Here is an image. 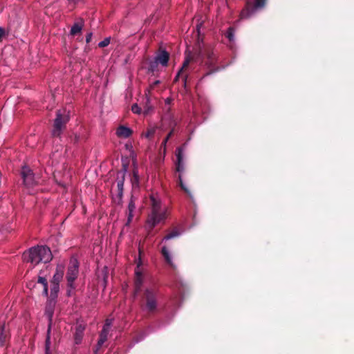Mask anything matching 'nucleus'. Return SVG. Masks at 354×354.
I'll use <instances>...</instances> for the list:
<instances>
[{
  "label": "nucleus",
  "mask_w": 354,
  "mask_h": 354,
  "mask_svg": "<svg viewBox=\"0 0 354 354\" xmlns=\"http://www.w3.org/2000/svg\"><path fill=\"white\" fill-rule=\"evenodd\" d=\"M140 254H141V250H140V248H139V254L140 255Z\"/></svg>",
  "instance_id": "49"
},
{
  "label": "nucleus",
  "mask_w": 354,
  "mask_h": 354,
  "mask_svg": "<svg viewBox=\"0 0 354 354\" xmlns=\"http://www.w3.org/2000/svg\"><path fill=\"white\" fill-rule=\"evenodd\" d=\"M158 128L155 126H150L147 128L145 132H143L142 136L149 140H151L154 138Z\"/></svg>",
  "instance_id": "20"
},
{
  "label": "nucleus",
  "mask_w": 354,
  "mask_h": 354,
  "mask_svg": "<svg viewBox=\"0 0 354 354\" xmlns=\"http://www.w3.org/2000/svg\"><path fill=\"white\" fill-rule=\"evenodd\" d=\"M189 62H190V59L189 57H186L181 68L180 70H178V77H180V73L186 68V67L189 64Z\"/></svg>",
  "instance_id": "33"
},
{
  "label": "nucleus",
  "mask_w": 354,
  "mask_h": 354,
  "mask_svg": "<svg viewBox=\"0 0 354 354\" xmlns=\"http://www.w3.org/2000/svg\"><path fill=\"white\" fill-rule=\"evenodd\" d=\"M266 0H247L245 7L240 13V19L250 17L257 9L265 6Z\"/></svg>",
  "instance_id": "7"
},
{
  "label": "nucleus",
  "mask_w": 354,
  "mask_h": 354,
  "mask_svg": "<svg viewBox=\"0 0 354 354\" xmlns=\"http://www.w3.org/2000/svg\"><path fill=\"white\" fill-rule=\"evenodd\" d=\"M203 26V21L198 23L196 26V32L194 33L195 36L196 37V39H198V42H199L200 36H201V28Z\"/></svg>",
  "instance_id": "29"
},
{
  "label": "nucleus",
  "mask_w": 354,
  "mask_h": 354,
  "mask_svg": "<svg viewBox=\"0 0 354 354\" xmlns=\"http://www.w3.org/2000/svg\"><path fill=\"white\" fill-rule=\"evenodd\" d=\"M199 53L202 58L204 59L205 65L207 69V71L203 75V78L219 70L220 68L216 66V55L213 52L210 47L204 49H200Z\"/></svg>",
  "instance_id": "3"
},
{
  "label": "nucleus",
  "mask_w": 354,
  "mask_h": 354,
  "mask_svg": "<svg viewBox=\"0 0 354 354\" xmlns=\"http://www.w3.org/2000/svg\"><path fill=\"white\" fill-rule=\"evenodd\" d=\"M85 329L86 325L82 322L77 323L73 329H72L73 339L75 345H80L82 342Z\"/></svg>",
  "instance_id": "9"
},
{
  "label": "nucleus",
  "mask_w": 354,
  "mask_h": 354,
  "mask_svg": "<svg viewBox=\"0 0 354 354\" xmlns=\"http://www.w3.org/2000/svg\"><path fill=\"white\" fill-rule=\"evenodd\" d=\"M111 324H112V319H107L105 322L103 328H108L109 330V328Z\"/></svg>",
  "instance_id": "38"
},
{
  "label": "nucleus",
  "mask_w": 354,
  "mask_h": 354,
  "mask_svg": "<svg viewBox=\"0 0 354 354\" xmlns=\"http://www.w3.org/2000/svg\"><path fill=\"white\" fill-rule=\"evenodd\" d=\"M178 173L184 170V165L183 162V151L181 147H178Z\"/></svg>",
  "instance_id": "27"
},
{
  "label": "nucleus",
  "mask_w": 354,
  "mask_h": 354,
  "mask_svg": "<svg viewBox=\"0 0 354 354\" xmlns=\"http://www.w3.org/2000/svg\"><path fill=\"white\" fill-rule=\"evenodd\" d=\"M141 265H142L141 259H140V257H139V261L138 262L137 268L135 270L134 285H135L136 294L138 293L140 291L143 281H144V275L140 269Z\"/></svg>",
  "instance_id": "10"
},
{
  "label": "nucleus",
  "mask_w": 354,
  "mask_h": 354,
  "mask_svg": "<svg viewBox=\"0 0 354 354\" xmlns=\"http://www.w3.org/2000/svg\"><path fill=\"white\" fill-rule=\"evenodd\" d=\"M174 155H175L176 156H177V149H176V150H175V151H174Z\"/></svg>",
  "instance_id": "47"
},
{
  "label": "nucleus",
  "mask_w": 354,
  "mask_h": 354,
  "mask_svg": "<svg viewBox=\"0 0 354 354\" xmlns=\"http://www.w3.org/2000/svg\"><path fill=\"white\" fill-rule=\"evenodd\" d=\"M79 266L80 263L77 259H71L66 275L67 287L71 289H75L76 288L75 281L79 275Z\"/></svg>",
  "instance_id": "6"
},
{
  "label": "nucleus",
  "mask_w": 354,
  "mask_h": 354,
  "mask_svg": "<svg viewBox=\"0 0 354 354\" xmlns=\"http://www.w3.org/2000/svg\"><path fill=\"white\" fill-rule=\"evenodd\" d=\"M174 170L177 171V160H174Z\"/></svg>",
  "instance_id": "44"
},
{
  "label": "nucleus",
  "mask_w": 354,
  "mask_h": 354,
  "mask_svg": "<svg viewBox=\"0 0 354 354\" xmlns=\"http://www.w3.org/2000/svg\"><path fill=\"white\" fill-rule=\"evenodd\" d=\"M43 295H44L45 297H48V285H47V286H44Z\"/></svg>",
  "instance_id": "40"
},
{
  "label": "nucleus",
  "mask_w": 354,
  "mask_h": 354,
  "mask_svg": "<svg viewBox=\"0 0 354 354\" xmlns=\"http://www.w3.org/2000/svg\"><path fill=\"white\" fill-rule=\"evenodd\" d=\"M78 140V136L77 135L75 136V141L77 142Z\"/></svg>",
  "instance_id": "46"
},
{
  "label": "nucleus",
  "mask_w": 354,
  "mask_h": 354,
  "mask_svg": "<svg viewBox=\"0 0 354 354\" xmlns=\"http://www.w3.org/2000/svg\"><path fill=\"white\" fill-rule=\"evenodd\" d=\"M184 84H185V86H186V79L185 80Z\"/></svg>",
  "instance_id": "50"
},
{
  "label": "nucleus",
  "mask_w": 354,
  "mask_h": 354,
  "mask_svg": "<svg viewBox=\"0 0 354 354\" xmlns=\"http://www.w3.org/2000/svg\"><path fill=\"white\" fill-rule=\"evenodd\" d=\"M115 133L118 138H128L132 135L133 131L129 127L120 125L117 128Z\"/></svg>",
  "instance_id": "15"
},
{
  "label": "nucleus",
  "mask_w": 354,
  "mask_h": 354,
  "mask_svg": "<svg viewBox=\"0 0 354 354\" xmlns=\"http://www.w3.org/2000/svg\"><path fill=\"white\" fill-rule=\"evenodd\" d=\"M23 258L24 261L35 266L40 262H49L52 259V253L48 247L37 246L31 248L28 252H24Z\"/></svg>",
  "instance_id": "2"
},
{
  "label": "nucleus",
  "mask_w": 354,
  "mask_h": 354,
  "mask_svg": "<svg viewBox=\"0 0 354 354\" xmlns=\"http://www.w3.org/2000/svg\"><path fill=\"white\" fill-rule=\"evenodd\" d=\"M160 253L167 266L171 269H174L175 266L172 261L171 251L169 248L166 245L162 246L160 250Z\"/></svg>",
  "instance_id": "14"
},
{
  "label": "nucleus",
  "mask_w": 354,
  "mask_h": 354,
  "mask_svg": "<svg viewBox=\"0 0 354 354\" xmlns=\"http://www.w3.org/2000/svg\"><path fill=\"white\" fill-rule=\"evenodd\" d=\"M177 236V230L174 229L173 231L167 235H165L162 239V241H167L171 238H174Z\"/></svg>",
  "instance_id": "30"
},
{
  "label": "nucleus",
  "mask_w": 354,
  "mask_h": 354,
  "mask_svg": "<svg viewBox=\"0 0 354 354\" xmlns=\"http://www.w3.org/2000/svg\"><path fill=\"white\" fill-rule=\"evenodd\" d=\"M151 212L148 215L146 227L151 231L157 225L164 223L168 215L166 206H163L161 201L153 195L150 196Z\"/></svg>",
  "instance_id": "1"
},
{
  "label": "nucleus",
  "mask_w": 354,
  "mask_h": 354,
  "mask_svg": "<svg viewBox=\"0 0 354 354\" xmlns=\"http://www.w3.org/2000/svg\"><path fill=\"white\" fill-rule=\"evenodd\" d=\"M59 291V284L50 283V292L48 299L56 300Z\"/></svg>",
  "instance_id": "21"
},
{
  "label": "nucleus",
  "mask_w": 354,
  "mask_h": 354,
  "mask_svg": "<svg viewBox=\"0 0 354 354\" xmlns=\"http://www.w3.org/2000/svg\"><path fill=\"white\" fill-rule=\"evenodd\" d=\"M200 41H203V39H201V38H200V39H199V42H198V41H197V43H198V46H200Z\"/></svg>",
  "instance_id": "48"
},
{
  "label": "nucleus",
  "mask_w": 354,
  "mask_h": 354,
  "mask_svg": "<svg viewBox=\"0 0 354 354\" xmlns=\"http://www.w3.org/2000/svg\"><path fill=\"white\" fill-rule=\"evenodd\" d=\"M173 82H177V74L174 76Z\"/></svg>",
  "instance_id": "45"
},
{
  "label": "nucleus",
  "mask_w": 354,
  "mask_h": 354,
  "mask_svg": "<svg viewBox=\"0 0 354 354\" xmlns=\"http://www.w3.org/2000/svg\"><path fill=\"white\" fill-rule=\"evenodd\" d=\"M93 34L92 32H89L86 35V42L87 44L90 43L92 39Z\"/></svg>",
  "instance_id": "39"
},
{
  "label": "nucleus",
  "mask_w": 354,
  "mask_h": 354,
  "mask_svg": "<svg viewBox=\"0 0 354 354\" xmlns=\"http://www.w3.org/2000/svg\"><path fill=\"white\" fill-rule=\"evenodd\" d=\"M159 82H160L158 80L154 82L152 84L150 85V88L151 89L154 88L155 86H156L158 84H159Z\"/></svg>",
  "instance_id": "42"
},
{
  "label": "nucleus",
  "mask_w": 354,
  "mask_h": 354,
  "mask_svg": "<svg viewBox=\"0 0 354 354\" xmlns=\"http://www.w3.org/2000/svg\"><path fill=\"white\" fill-rule=\"evenodd\" d=\"M131 111L134 113L139 114L141 113V108L137 104H134L131 106Z\"/></svg>",
  "instance_id": "35"
},
{
  "label": "nucleus",
  "mask_w": 354,
  "mask_h": 354,
  "mask_svg": "<svg viewBox=\"0 0 354 354\" xmlns=\"http://www.w3.org/2000/svg\"><path fill=\"white\" fill-rule=\"evenodd\" d=\"M124 174H122L120 178H118L117 180V187L118 190V194L121 196L122 195L123 189H124Z\"/></svg>",
  "instance_id": "26"
},
{
  "label": "nucleus",
  "mask_w": 354,
  "mask_h": 354,
  "mask_svg": "<svg viewBox=\"0 0 354 354\" xmlns=\"http://www.w3.org/2000/svg\"><path fill=\"white\" fill-rule=\"evenodd\" d=\"M37 282L41 283V284H42L43 286H45L48 285L47 279L45 277H39Z\"/></svg>",
  "instance_id": "37"
},
{
  "label": "nucleus",
  "mask_w": 354,
  "mask_h": 354,
  "mask_svg": "<svg viewBox=\"0 0 354 354\" xmlns=\"http://www.w3.org/2000/svg\"><path fill=\"white\" fill-rule=\"evenodd\" d=\"M133 218V212H128L127 221L126 223V225H129L131 223Z\"/></svg>",
  "instance_id": "36"
},
{
  "label": "nucleus",
  "mask_w": 354,
  "mask_h": 354,
  "mask_svg": "<svg viewBox=\"0 0 354 354\" xmlns=\"http://www.w3.org/2000/svg\"><path fill=\"white\" fill-rule=\"evenodd\" d=\"M68 120L69 118L68 115H64L60 110L57 111L56 118L54 121L52 135L54 137H59L62 133V131L65 129Z\"/></svg>",
  "instance_id": "8"
},
{
  "label": "nucleus",
  "mask_w": 354,
  "mask_h": 354,
  "mask_svg": "<svg viewBox=\"0 0 354 354\" xmlns=\"http://www.w3.org/2000/svg\"><path fill=\"white\" fill-rule=\"evenodd\" d=\"M109 329L108 328H102V331L100 333L99 339L97 341V344L96 345V348L94 350V353L97 354L99 349L102 346L104 342L107 340L108 335H109Z\"/></svg>",
  "instance_id": "16"
},
{
  "label": "nucleus",
  "mask_w": 354,
  "mask_h": 354,
  "mask_svg": "<svg viewBox=\"0 0 354 354\" xmlns=\"http://www.w3.org/2000/svg\"><path fill=\"white\" fill-rule=\"evenodd\" d=\"M84 25V20L82 19H80L72 26L70 31V35L74 37L78 34H80L82 32Z\"/></svg>",
  "instance_id": "19"
},
{
  "label": "nucleus",
  "mask_w": 354,
  "mask_h": 354,
  "mask_svg": "<svg viewBox=\"0 0 354 354\" xmlns=\"http://www.w3.org/2000/svg\"><path fill=\"white\" fill-rule=\"evenodd\" d=\"M235 28L232 26L229 27L225 32V36L229 41L234 42V41Z\"/></svg>",
  "instance_id": "24"
},
{
  "label": "nucleus",
  "mask_w": 354,
  "mask_h": 354,
  "mask_svg": "<svg viewBox=\"0 0 354 354\" xmlns=\"http://www.w3.org/2000/svg\"><path fill=\"white\" fill-rule=\"evenodd\" d=\"M178 186L185 192V193L189 197L192 198V195L190 189L183 182L180 175H178Z\"/></svg>",
  "instance_id": "25"
},
{
  "label": "nucleus",
  "mask_w": 354,
  "mask_h": 354,
  "mask_svg": "<svg viewBox=\"0 0 354 354\" xmlns=\"http://www.w3.org/2000/svg\"><path fill=\"white\" fill-rule=\"evenodd\" d=\"M172 101H173V100L170 97H167L165 101V106L163 107V109L165 111L167 112L168 113L170 112L171 103Z\"/></svg>",
  "instance_id": "28"
},
{
  "label": "nucleus",
  "mask_w": 354,
  "mask_h": 354,
  "mask_svg": "<svg viewBox=\"0 0 354 354\" xmlns=\"http://www.w3.org/2000/svg\"><path fill=\"white\" fill-rule=\"evenodd\" d=\"M158 292V289L156 287L148 288L145 290L142 306L143 309L148 313L153 314L156 311Z\"/></svg>",
  "instance_id": "4"
},
{
  "label": "nucleus",
  "mask_w": 354,
  "mask_h": 354,
  "mask_svg": "<svg viewBox=\"0 0 354 354\" xmlns=\"http://www.w3.org/2000/svg\"><path fill=\"white\" fill-rule=\"evenodd\" d=\"M178 299L180 298V296L182 297H185V295L189 292V288L187 287L185 284L182 283L178 280Z\"/></svg>",
  "instance_id": "23"
},
{
  "label": "nucleus",
  "mask_w": 354,
  "mask_h": 354,
  "mask_svg": "<svg viewBox=\"0 0 354 354\" xmlns=\"http://www.w3.org/2000/svg\"><path fill=\"white\" fill-rule=\"evenodd\" d=\"M136 209L135 202L133 198H131L128 205V212H134Z\"/></svg>",
  "instance_id": "34"
},
{
  "label": "nucleus",
  "mask_w": 354,
  "mask_h": 354,
  "mask_svg": "<svg viewBox=\"0 0 354 354\" xmlns=\"http://www.w3.org/2000/svg\"><path fill=\"white\" fill-rule=\"evenodd\" d=\"M21 174L26 186L32 187L36 183L33 172L28 167H23Z\"/></svg>",
  "instance_id": "11"
},
{
  "label": "nucleus",
  "mask_w": 354,
  "mask_h": 354,
  "mask_svg": "<svg viewBox=\"0 0 354 354\" xmlns=\"http://www.w3.org/2000/svg\"><path fill=\"white\" fill-rule=\"evenodd\" d=\"M5 35V30L3 28L0 27V40Z\"/></svg>",
  "instance_id": "41"
},
{
  "label": "nucleus",
  "mask_w": 354,
  "mask_h": 354,
  "mask_svg": "<svg viewBox=\"0 0 354 354\" xmlns=\"http://www.w3.org/2000/svg\"><path fill=\"white\" fill-rule=\"evenodd\" d=\"M68 289L67 290V292H66V295L68 297H70L71 296V291L73 290V289H71L70 288H68Z\"/></svg>",
  "instance_id": "43"
},
{
  "label": "nucleus",
  "mask_w": 354,
  "mask_h": 354,
  "mask_svg": "<svg viewBox=\"0 0 354 354\" xmlns=\"http://www.w3.org/2000/svg\"><path fill=\"white\" fill-rule=\"evenodd\" d=\"M56 304V300L48 299L47 301V304L45 308V315L48 319V326L47 330V335L45 342V350L46 354H49V349L50 345V330L52 325V319L54 314L55 306Z\"/></svg>",
  "instance_id": "5"
},
{
  "label": "nucleus",
  "mask_w": 354,
  "mask_h": 354,
  "mask_svg": "<svg viewBox=\"0 0 354 354\" xmlns=\"http://www.w3.org/2000/svg\"><path fill=\"white\" fill-rule=\"evenodd\" d=\"M64 268L62 265H58L56 268L55 273L50 281V283H58L62 280L64 277Z\"/></svg>",
  "instance_id": "17"
},
{
  "label": "nucleus",
  "mask_w": 354,
  "mask_h": 354,
  "mask_svg": "<svg viewBox=\"0 0 354 354\" xmlns=\"http://www.w3.org/2000/svg\"><path fill=\"white\" fill-rule=\"evenodd\" d=\"M160 64L155 59H149L147 61V69L149 72L154 73L158 71V65Z\"/></svg>",
  "instance_id": "22"
},
{
  "label": "nucleus",
  "mask_w": 354,
  "mask_h": 354,
  "mask_svg": "<svg viewBox=\"0 0 354 354\" xmlns=\"http://www.w3.org/2000/svg\"><path fill=\"white\" fill-rule=\"evenodd\" d=\"M131 181H132L133 185L138 184L139 175H138V172L136 169H134L133 171V177H132Z\"/></svg>",
  "instance_id": "31"
},
{
  "label": "nucleus",
  "mask_w": 354,
  "mask_h": 354,
  "mask_svg": "<svg viewBox=\"0 0 354 354\" xmlns=\"http://www.w3.org/2000/svg\"><path fill=\"white\" fill-rule=\"evenodd\" d=\"M175 136V129L173 128L169 133L167 135V136L163 140L160 147V152L163 153L164 154L166 152L167 146L171 144V140L172 138Z\"/></svg>",
  "instance_id": "18"
},
{
  "label": "nucleus",
  "mask_w": 354,
  "mask_h": 354,
  "mask_svg": "<svg viewBox=\"0 0 354 354\" xmlns=\"http://www.w3.org/2000/svg\"><path fill=\"white\" fill-rule=\"evenodd\" d=\"M154 57L162 66L165 67L168 64L169 53L165 50L160 48Z\"/></svg>",
  "instance_id": "12"
},
{
  "label": "nucleus",
  "mask_w": 354,
  "mask_h": 354,
  "mask_svg": "<svg viewBox=\"0 0 354 354\" xmlns=\"http://www.w3.org/2000/svg\"><path fill=\"white\" fill-rule=\"evenodd\" d=\"M111 38L106 37L98 44L100 48H104L110 44Z\"/></svg>",
  "instance_id": "32"
},
{
  "label": "nucleus",
  "mask_w": 354,
  "mask_h": 354,
  "mask_svg": "<svg viewBox=\"0 0 354 354\" xmlns=\"http://www.w3.org/2000/svg\"><path fill=\"white\" fill-rule=\"evenodd\" d=\"M10 337V330L6 328L5 323L0 324V346H3Z\"/></svg>",
  "instance_id": "13"
}]
</instances>
